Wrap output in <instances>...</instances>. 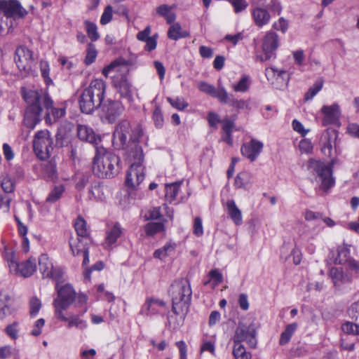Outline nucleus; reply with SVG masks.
Instances as JSON below:
<instances>
[{"instance_id":"f257e3e1","label":"nucleus","mask_w":359,"mask_h":359,"mask_svg":"<svg viewBox=\"0 0 359 359\" xmlns=\"http://www.w3.org/2000/svg\"><path fill=\"white\" fill-rule=\"evenodd\" d=\"M22 95L27 104L25 113L24 123L30 129H34L40 121L41 113L46 110V116L52 115L55 118L65 116V109L53 107V102L46 91L43 90H28L22 88Z\"/></svg>"},{"instance_id":"f03ea898","label":"nucleus","mask_w":359,"mask_h":359,"mask_svg":"<svg viewBox=\"0 0 359 359\" xmlns=\"http://www.w3.org/2000/svg\"><path fill=\"white\" fill-rule=\"evenodd\" d=\"M119 158L103 147H96L93 171L100 178L114 177L119 170Z\"/></svg>"},{"instance_id":"7ed1b4c3","label":"nucleus","mask_w":359,"mask_h":359,"mask_svg":"<svg viewBox=\"0 0 359 359\" xmlns=\"http://www.w3.org/2000/svg\"><path fill=\"white\" fill-rule=\"evenodd\" d=\"M105 93V83L102 80L95 79L85 88L79 97V104L81 111L87 114H91L100 107Z\"/></svg>"},{"instance_id":"20e7f679","label":"nucleus","mask_w":359,"mask_h":359,"mask_svg":"<svg viewBox=\"0 0 359 359\" xmlns=\"http://www.w3.org/2000/svg\"><path fill=\"white\" fill-rule=\"evenodd\" d=\"M143 134L142 128L137 125L133 128L127 120H123L117 126L113 134V144L118 149H125L128 154L129 147L134 144L139 145L137 141Z\"/></svg>"},{"instance_id":"39448f33","label":"nucleus","mask_w":359,"mask_h":359,"mask_svg":"<svg viewBox=\"0 0 359 359\" xmlns=\"http://www.w3.org/2000/svg\"><path fill=\"white\" fill-rule=\"evenodd\" d=\"M171 294L173 313L184 316L188 312L192 294L189 281L187 279L175 281L171 285Z\"/></svg>"},{"instance_id":"423d86ee","label":"nucleus","mask_w":359,"mask_h":359,"mask_svg":"<svg viewBox=\"0 0 359 359\" xmlns=\"http://www.w3.org/2000/svg\"><path fill=\"white\" fill-rule=\"evenodd\" d=\"M128 156L134 160L126 174V184L135 188L144 179V167L142 165L144 154L140 146L134 144L128 149Z\"/></svg>"},{"instance_id":"0eeeda50","label":"nucleus","mask_w":359,"mask_h":359,"mask_svg":"<svg viewBox=\"0 0 359 359\" xmlns=\"http://www.w3.org/2000/svg\"><path fill=\"white\" fill-rule=\"evenodd\" d=\"M337 163V158L332 159L328 165L320 161L314 159L309 160L308 165L309 169L317 174L318 181L320 183V189L327 191L334 184L332 167Z\"/></svg>"},{"instance_id":"6e6552de","label":"nucleus","mask_w":359,"mask_h":359,"mask_svg":"<svg viewBox=\"0 0 359 359\" xmlns=\"http://www.w3.org/2000/svg\"><path fill=\"white\" fill-rule=\"evenodd\" d=\"M6 260L10 269V272L25 278L31 276L36 269L35 259L29 258V259L19 263L14 252L6 253Z\"/></svg>"},{"instance_id":"1a4fd4ad","label":"nucleus","mask_w":359,"mask_h":359,"mask_svg":"<svg viewBox=\"0 0 359 359\" xmlns=\"http://www.w3.org/2000/svg\"><path fill=\"white\" fill-rule=\"evenodd\" d=\"M55 288L57 297L53 301V306L55 315L56 316L63 313V311L69 308L75 300L76 294L72 286L69 284L60 287L57 283Z\"/></svg>"},{"instance_id":"9d476101","label":"nucleus","mask_w":359,"mask_h":359,"mask_svg":"<svg viewBox=\"0 0 359 359\" xmlns=\"http://www.w3.org/2000/svg\"><path fill=\"white\" fill-rule=\"evenodd\" d=\"M33 147L36 155L41 160H46L50 156L53 150V140L48 130H41L36 133Z\"/></svg>"},{"instance_id":"9b49d317","label":"nucleus","mask_w":359,"mask_h":359,"mask_svg":"<svg viewBox=\"0 0 359 359\" xmlns=\"http://www.w3.org/2000/svg\"><path fill=\"white\" fill-rule=\"evenodd\" d=\"M100 118L106 123H113L123 114L125 107L118 100H107L100 105Z\"/></svg>"},{"instance_id":"f8f14e48","label":"nucleus","mask_w":359,"mask_h":359,"mask_svg":"<svg viewBox=\"0 0 359 359\" xmlns=\"http://www.w3.org/2000/svg\"><path fill=\"white\" fill-rule=\"evenodd\" d=\"M257 327L254 323L246 325L243 323H239L236 329L235 334L233 337V343H241L246 341L250 347L255 348L257 345Z\"/></svg>"},{"instance_id":"ddd939ff","label":"nucleus","mask_w":359,"mask_h":359,"mask_svg":"<svg viewBox=\"0 0 359 359\" xmlns=\"http://www.w3.org/2000/svg\"><path fill=\"white\" fill-rule=\"evenodd\" d=\"M265 75L268 81L276 89L285 90L290 81V74L284 69H279L274 67H267Z\"/></svg>"},{"instance_id":"4468645a","label":"nucleus","mask_w":359,"mask_h":359,"mask_svg":"<svg viewBox=\"0 0 359 359\" xmlns=\"http://www.w3.org/2000/svg\"><path fill=\"white\" fill-rule=\"evenodd\" d=\"M279 41L278 35L273 32L266 34L262 40L263 55L257 56V59L264 62L276 57V50L278 48Z\"/></svg>"},{"instance_id":"2eb2a0df","label":"nucleus","mask_w":359,"mask_h":359,"mask_svg":"<svg viewBox=\"0 0 359 359\" xmlns=\"http://www.w3.org/2000/svg\"><path fill=\"white\" fill-rule=\"evenodd\" d=\"M15 62L20 71L29 74L34 62L32 52L25 46H19L15 50Z\"/></svg>"},{"instance_id":"dca6fc26","label":"nucleus","mask_w":359,"mask_h":359,"mask_svg":"<svg viewBox=\"0 0 359 359\" xmlns=\"http://www.w3.org/2000/svg\"><path fill=\"white\" fill-rule=\"evenodd\" d=\"M0 10L7 18H20L27 14L25 9L17 0L4 1L0 4Z\"/></svg>"},{"instance_id":"f3484780","label":"nucleus","mask_w":359,"mask_h":359,"mask_svg":"<svg viewBox=\"0 0 359 359\" xmlns=\"http://www.w3.org/2000/svg\"><path fill=\"white\" fill-rule=\"evenodd\" d=\"M39 271L43 277L50 278L55 280L62 278V272L59 269L53 268V264L46 254H42L39 257Z\"/></svg>"},{"instance_id":"a211bd4d","label":"nucleus","mask_w":359,"mask_h":359,"mask_svg":"<svg viewBox=\"0 0 359 359\" xmlns=\"http://www.w3.org/2000/svg\"><path fill=\"white\" fill-rule=\"evenodd\" d=\"M334 286L339 288L342 285L351 283L353 280V275L340 267H332L329 271Z\"/></svg>"},{"instance_id":"6ab92c4d","label":"nucleus","mask_w":359,"mask_h":359,"mask_svg":"<svg viewBox=\"0 0 359 359\" xmlns=\"http://www.w3.org/2000/svg\"><path fill=\"white\" fill-rule=\"evenodd\" d=\"M263 147L264 144L262 142L256 139H252L250 142L243 144L241 152L243 156L252 162L259 156Z\"/></svg>"},{"instance_id":"aec40b11","label":"nucleus","mask_w":359,"mask_h":359,"mask_svg":"<svg viewBox=\"0 0 359 359\" xmlns=\"http://www.w3.org/2000/svg\"><path fill=\"white\" fill-rule=\"evenodd\" d=\"M320 111L324 115L322 123L325 126L337 123L341 114L339 105L337 103L323 106Z\"/></svg>"},{"instance_id":"412c9836","label":"nucleus","mask_w":359,"mask_h":359,"mask_svg":"<svg viewBox=\"0 0 359 359\" xmlns=\"http://www.w3.org/2000/svg\"><path fill=\"white\" fill-rule=\"evenodd\" d=\"M77 136L81 141L94 144L95 147H99L98 144L101 142L100 137L95 134L93 128L86 125L77 126Z\"/></svg>"},{"instance_id":"4be33fe9","label":"nucleus","mask_w":359,"mask_h":359,"mask_svg":"<svg viewBox=\"0 0 359 359\" xmlns=\"http://www.w3.org/2000/svg\"><path fill=\"white\" fill-rule=\"evenodd\" d=\"M86 311V309H85L82 313L69 315V317H67L64 313H61L56 315L55 317L61 321L67 322L68 328L76 327L79 330H83L87 327L88 324L87 322L81 317Z\"/></svg>"},{"instance_id":"5701e85b","label":"nucleus","mask_w":359,"mask_h":359,"mask_svg":"<svg viewBox=\"0 0 359 359\" xmlns=\"http://www.w3.org/2000/svg\"><path fill=\"white\" fill-rule=\"evenodd\" d=\"M165 306V303L158 299H147L142 306L140 314L142 315H154L161 312V309Z\"/></svg>"},{"instance_id":"b1692460","label":"nucleus","mask_w":359,"mask_h":359,"mask_svg":"<svg viewBox=\"0 0 359 359\" xmlns=\"http://www.w3.org/2000/svg\"><path fill=\"white\" fill-rule=\"evenodd\" d=\"M198 88L203 93L211 95L213 97H216L222 102L224 95V92L226 90L224 86H219L218 89H216L212 85H210L205 81H201L198 83Z\"/></svg>"},{"instance_id":"393cba45","label":"nucleus","mask_w":359,"mask_h":359,"mask_svg":"<svg viewBox=\"0 0 359 359\" xmlns=\"http://www.w3.org/2000/svg\"><path fill=\"white\" fill-rule=\"evenodd\" d=\"M222 100V104H227L230 107L236 108L237 109H250V102L249 100H238L233 95L224 92V95Z\"/></svg>"},{"instance_id":"a878e982","label":"nucleus","mask_w":359,"mask_h":359,"mask_svg":"<svg viewBox=\"0 0 359 359\" xmlns=\"http://www.w3.org/2000/svg\"><path fill=\"white\" fill-rule=\"evenodd\" d=\"M16 311L17 308L11 302L10 297L0 294V319L13 315Z\"/></svg>"},{"instance_id":"bb28decb","label":"nucleus","mask_w":359,"mask_h":359,"mask_svg":"<svg viewBox=\"0 0 359 359\" xmlns=\"http://www.w3.org/2000/svg\"><path fill=\"white\" fill-rule=\"evenodd\" d=\"M337 135L334 130H326L321 137V151L327 156H331L332 150V143L334 142Z\"/></svg>"},{"instance_id":"cd10ccee","label":"nucleus","mask_w":359,"mask_h":359,"mask_svg":"<svg viewBox=\"0 0 359 359\" xmlns=\"http://www.w3.org/2000/svg\"><path fill=\"white\" fill-rule=\"evenodd\" d=\"M252 15L255 25L259 27L268 24L271 18L268 11L259 7L253 9Z\"/></svg>"},{"instance_id":"c85d7f7f","label":"nucleus","mask_w":359,"mask_h":359,"mask_svg":"<svg viewBox=\"0 0 359 359\" xmlns=\"http://www.w3.org/2000/svg\"><path fill=\"white\" fill-rule=\"evenodd\" d=\"M227 212L229 217L236 225H240L243 222L241 211L236 206L233 200H229L226 202Z\"/></svg>"},{"instance_id":"c756f323","label":"nucleus","mask_w":359,"mask_h":359,"mask_svg":"<svg viewBox=\"0 0 359 359\" xmlns=\"http://www.w3.org/2000/svg\"><path fill=\"white\" fill-rule=\"evenodd\" d=\"M252 177L250 172L248 171L241 172L235 178L234 186L236 188L248 189L252 184Z\"/></svg>"},{"instance_id":"7c9ffc66","label":"nucleus","mask_w":359,"mask_h":359,"mask_svg":"<svg viewBox=\"0 0 359 359\" xmlns=\"http://www.w3.org/2000/svg\"><path fill=\"white\" fill-rule=\"evenodd\" d=\"M189 33L182 29L179 23H173L168 29V37L172 40L177 41L179 39L189 36Z\"/></svg>"},{"instance_id":"2f4dec72","label":"nucleus","mask_w":359,"mask_h":359,"mask_svg":"<svg viewBox=\"0 0 359 359\" xmlns=\"http://www.w3.org/2000/svg\"><path fill=\"white\" fill-rule=\"evenodd\" d=\"M43 175L44 177L50 180H54L57 178L56 162L54 159L43 164Z\"/></svg>"},{"instance_id":"473e14b6","label":"nucleus","mask_w":359,"mask_h":359,"mask_svg":"<svg viewBox=\"0 0 359 359\" xmlns=\"http://www.w3.org/2000/svg\"><path fill=\"white\" fill-rule=\"evenodd\" d=\"M122 233L121 228L119 224H115L113 227L107 232L105 243L107 246H111L115 243L117 239Z\"/></svg>"},{"instance_id":"72a5a7b5","label":"nucleus","mask_w":359,"mask_h":359,"mask_svg":"<svg viewBox=\"0 0 359 359\" xmlns=\"http://www.w3.org/2000/svg\"><path fill=\"white\" fill-rule=\"evenodd\" d=\"M336 263L339 264H346V271H350L353 275V278L359 273V262L353 258H348L345 262H343L340 258L336 259Z\"/></svg>"},{"instance_id":"f704fd0d","label":"nucleus","mask_w":359,"mask_h":359,"mask_svg":"<svg viewBox=\"0 0 359 359\" xmlns=\"http://www.w3.org/2000/svg\"><path fill=\"white\" fill-rule=\"evenodd\" d=\"M298 324L297 323H293L289 324L286 326L285 330L281 333L279 344L280 345H285L287 344L296 330L297 329Z\"/></svg>"},{"instance_id":"c9c22d12","label":"nucleus","mask_w":359,"mask_h":359,"mask_svg":"<svg viewBox=\"0 0 359 359\" xmlns=\"http://www.w3.org/2000/svg\"><path fill=\"white\" fill-rule=\"evenodd\" d=\"M130 87V84L126 79H121L118 83L116 84V88L121 97H126L129 100L132 98Z\"/></svg>"},{"instance_id":"e433bc0d","label":"nucleus","mask_w":359,"mask_h":359,"mask_svg":"<svg viewBox=\"0 0 359 359\" xmlns=\"http://www.w3.org/2000/svg\"><path fill=\"white\" fill-rule=\"evenodd\" d=\"M175 247V243H168L163 248L155 250L154 252V257L159 259H163L174 252Z\"/></svg>"},{"instance_id":"4c0bfd02","label":"nucleus","mask_w":359,"mask_h":359,"mask_svg":"<svg viewBox=\"0 0 359 359\" xmlns=\"http://www.w3.org/2000/svg\"><path fill=\"white\" fill-rule=\"evenodd\" d=\"M182 182H176L165 185V198L170 202L174 201L179 192Z\"/></svg>"},{"instance_id":"58836bf2","label":"nucleus","mask_w":359,"mask_h":359,"mask_svg":"<svg viewBox=\"0 0 359 359\" xmlns=\"http://www.w3.org/2000/svg\"><path fill=\"white\" fill-rule=\"evenodd\" d=\"M233 354L235 359H250L251 354L245 351L241 343H233Z\"/></svg>"},{"instance_id":"ea45409f","label":"nucleus","mask_w":359,"mask_h":359,"mask_svg":"<svg viewBox=\"0 0 359 359\" xmlns=\"http://www.w3.org/2000/svg\"><path fill=\"white\" fill-rule=\"evenodd\" d=\"M250 84L249 76L244 75L236 83L231 85V88L235 92L245 93L249 89Z\"/></svg>"},{"instance_id":"a19ab883","label":"nucleus","mask_w":359,"mask_h":359,"mask_svg":"<svg viewBox=\"0 0 359 359\" xmlns=\"http://www.w3.org/2000/svg\"><path fill=\"white\" fill-rule=\"evenodd\" d=\"M74 228L78 237L87 238L89 236V233L86 227V222L83 218L79 217L76 219L74 223Z\"/></svg>"},{"instance_id":"79ce46f5","label":"nucleus","mask_w":359,"mask_h":359,"mask_svg":"<svg viewBox=\"0 0 359 359\" xmlns=\"http://www.w3.org/2000/svg\"><path fill=\"white\" fill-rule=\"evenodd\" d=\"M65 188L62 185L55 186L46 198V202L53 203L60 198Z\"/></svg>"},{"instance_id":"37998d69","label":"nucleus","mask_w":359,"mask_h":359,"mask_svg":"<svg viewBox=\"0 0 359 359\" xmlns=\"http://www.w3.org/2000/svg\"><path fill=\"white\" fill-rule=\"evenodd\" d=\"M19 323L17 321L13 322L11 324L8 325L5 329L4 332L11 339L15 340L19 337V330H18Z\"/></svg>"},{"instance_id":"c03bdc74","label":"nucleus","mask_w":359,"mask_h":359,"mask_svg":"<svg viewBox=\"0 0 359 359\" xmlns=\"http://www.w3.org/2000/svg\"><path fill=\"white\" fill-rule=\"evenodd\" d=\"M163 230L164 225L162 222H149L145 226V232L148 236L154 235Z\"/></svg>"},{"instance_id":"a18cd8bd","label":"nucleus","mask_w":359,"mask_h":359,"mask_svg":"<svg viewBox=\"0 0 359 359\" xmlns=\"http://www.w3.org/2000/svg\"><path fill=\"white\" fill-rule=\"evenodd\" d=\"M323 81L318 80L315 82L313 86L311 87L309 90L305 93L304 99L306 100H311L323 88Z\"/></svg>"},{"instance_id":"49530a36","label":"nucleus","mask_w":359,"mask_h":359,"mask_svg":"<svg viewBox=\"0 0 359 359\" xmlns=\"http://www.w3.org/2000/svg\"><path fill=\"white\" fill-rule=\"evenodd\" d=\"M85 25L88 37L93 41H97L100 38V35L97 32L96 25L89 21H86Z\"/></svg>"},{"instance_id":"de8ad7c7","label":"nucleus","mask_w":359,"mask_h":359,"mask_svg":"<svg viewBox=\"0 0 359 359\" xmlns=\"http://www.w3.org/2000/svg\"><path fill=\"white\" fill-rule=\"evenodd\" d=\"M167 100L173 107L178 110H183L188 107V103L182 97H168Z\"/></svg>"},{"instance_id":"09e8293b","label":"nucleus","mask_w":359,"mask_h":359,"mask_svg":"<svg viewBox=\"0 0 359 359\" xmlns=\"http://www.w3.org/2000/svg\"><path fill=\"white\" fill-rule=\"evenodd\" d=\"M40 69L42 77L44 79L45 82L47 85H49L53 83V81L49 76L50 67L48 62L46 61H41L40 62Z\"/></svg>"},{"instance_id":"8fccbe9b","label":"nucleus","mask_w":359,"mask_h":359,"mask_svg":"<svg viewBox=\"0 0 359 359\" xmlns=\"http://www.w3.org/2000/svg\"><path fill=\"white\" fill-rule=\"evenodd\" d=\"M41 308V300L34 297L29 301V312L32 316H35Z\"/></svg>"},{"instance_id":"3c124183","label":"nucleus","mask_w":359,"mask_h":359,"mask_svg":"<svg viewBox=\"0 0 359 359\" xmlns=\"http://www.w3.org/2000/svg\"><path fill=\"white\" fill-rule=\"evenodd\" d=\"M341 329L347 334H359V325L357 323L346 322L342 325Z\"/></svg>"},{"instance_id":"603ef678","label":"nucleus","mask_w":359,"mask_h":359,"mask_svg":"<svg viewBox=\"0 0 359 359\" xmlns=\"http://www.w3.org/2000/svg\"><path fill=\"white\" fill-rule=\"evenodd\" d=\"M69 247L71 248L72 255L74 256L78 255L76 254L77 249H82L83 245H86V243H84L82 240H81L79 238H70L69 241Z\"/></svg>"},{"instance_id":"864d4df0","label":"nucleus","mask_w":359,"mask_h":359,"mask_svg":"<svg viewBox=\"0 0 359 359\" xmlns=\"http://www.w3.org/2000/svg\"><path fill=\"white\" fill-rule=\"evenodd\" d=\"M97 51L95 46L91 43L88 44L87 54L85 58V63L87 65L92 64L95 61Z\"/></svg>"},{"instance_id":"5fc2aeb1","label":"nucleus","mask_w":359,"mask_h":359,"mask_svg":"<svg viewBox=\"0 0 359 359\" xmlns=\"http://www.w3.org/2000/svg\"><path fill=\"white\" fill-rule=\"evenodd\" d=\"M113 8L112 6L109 5L105 7L104 12L100 18V23L103 25L109 23L112 18Z\"/></svg>"},{"instance_id":"6e6d98bb","label":"nucleus","mask_w":359,"mask_h":359,"mask_svg":"<svg viewBox=\"0 0 359 359\" xmlns=\"http://www.w3.org/2000/svg\"><path fill=\"white\" fill-rule=\"evenodd\" d=\"M349 316L359 323V302L353 303L348 310Z\"/></svg>"},{"instance_id":"4d7b16f0","label":"nucleus","mask_w":359,"mask_h":359,"mask_svg":"<svg viewBox=\"0 0 359 359\" xmlns=\"http://www.w3.org/2000/svg\"><path fill=\"white\" fill-rule=\"evenodd\" d=\"M1 186L5 193L10 194L14 191V183L8 177H5L3 178Z\"/></svg>"},{"instance_id":"13d9d810","label":"nucleus","mask_w":359,"mask_h":359,"mask_svg":"<svg viewBox=\"0 0 359 359\" xmlns=\"http://www.w3.org/2000/svg\"><path fill=\"white\" fill-rule=\"evenodd\" d=\"M153 119L157 128H161L163 124V116L161 108L156 107L153 113Z\"/></svg>"},{"instance_id":"bf43d9fd","label":"nucleus","mask_w":359,"mask_h":359,"mask_svg":"<svg viewBox=\"0 0 359 359\" xmlns=\"http://www.w3.org/2000/svg\"><path fill=\"white\" fill-rule=\"evenodd\" d=\"M299 147L302 153L309 154L313 150V144L310 140L303 139L299 142Z\"/></svg>"},{"instance_id":"052dcab7","label":"nucleus","mask_w":359,"mask_h":359,"mask_svg":"<svg viewBox=\"0 0 359 359\" xmlns=\"http://www.w3.org/2000/svg\"><path fill=\"white\" fill-rule=\"evenodd\" d=\"M11 200L9 196L0 194V208L3 209L4 212H8Z\"/></svg>"},{"instance_id":"680f3d73","label":"nucleus","mask_w":359,"mask_h":359,"mask_svg":"<svg viewBox=\"0 0 359 359\" xmlns=\"http://www.w3.org/2000/svg\"><path fill=\"white\" fill-rule=\"evenodd\" d=\"M304 218L307 221H316L317 222H319L321 221L322 219V215L319 212H313L311 210H306L304 213Z\"/></svg>"},{"instance_id":"e2e57ef3","label":"nucleus","mask_w":359,"mask_h":359,"mask_svg":"<svg viewBox=\"0 0 359 359\" xmlns=\"http://www.w3.org/2000/svg\"><path fill=\"white\" fill-rule=\"evenodd\" d=\"M194 233L197 236H201L203 233L202 220L198 217H197L194 219Z\"/></svg>"},{"instance_id":"0e129e2a","label":"nucleus","mask_w":359,"mask_h":359,"mask_svg":"<svg viewBox=\"0 0 359 359\" xmlns=\"http://www.w3.org/2000/svg\"><path fill=\"white\" fill-rule=\"evenodd\" d=\"M45 320L43 318H39L35 322L34 329L31 332V334L37 337L41 333V328L44 326Z\"/></svg>"},{"instance_id":"69168bd1","label":"nucleus","mask_w":359,"mask_h":359,"mask_svg":"<svg viewBox=\"0 0 359 359\" xmlns=\"http://www.w3.org/2000/svg\"><path fill=\"white\" fill-rule=\"evenodd\" d=\"M229 2L232 4L236 13L241 12L247 6V4L245 0H229Z\"/></svg>"},{"instance_id":"338daca9","label":"nucleus","mask_w":359,"mask_h":359,"mask_svg":"<svg viewBox=\"0 0 359 359\" xmlns=\"http://www.w3.org/2000/svg\"><path fill=\"white\" fill-rule=\"evenodd\" d=\"M209 276L210 280L215 282V285H218L223 280V276L217 269L211 270L209 273Z\"/></svg>"},{"instance_id":"774afa93","label":"nucleus","mask_w":359,"mask_h":359,"mask_svg":"<svg viewBox=\"0 0 359 359\" xmlns=\"http://www.w3.org/2000/svg\"><path fill=\"white\" fill-rule=\"evenodd\" d=\"M56 137V145L62 147L67 144L68 140L66 137L65 133H62L61 131H58L55 135Z\"/></svg>"}]
</instances>
